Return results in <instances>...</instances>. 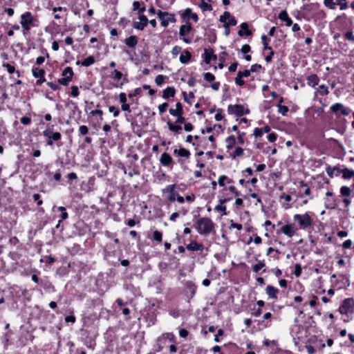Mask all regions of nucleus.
Instances as JSON below:
<instances>
[{
  "label": "nucleus",
  "instance_id": "6e6d98bb",
  "mask_svg": "<svg viewBox=\"0 0 354 354\" xmlns=\"http://www.w3.org/2000/svg\"><path fill=\"white\" fill-rule=\"evenodd\" d=\"M236 24H237V21H236V19L234 17H231L229 19L228 21H227V22H226L225 24H225V25H227V26H236Z\"/></svg>",
  "mask_w": 354,
  "mask_h": 354
},
{
  "label": "nucleus",
  "instance_id": "58836bf2",
  "mask_svg": "<svg viewBox=\"0 0 354 354\" xmlns=\"http://www.w3.org/2000/svg\"><path fill=\"white\" fill-rule=\"evenodd\" d=\"M324 4L330 10H334L336 8L333 0H324Z\"/></svg>",
  "mask_w": 354,
  "mask_h": 354
},
{
  "label": "nucleus",
  "instance_id": "9d476101",
  "mask_svg": "<svg viewBox=\"0 0 354 354\" xmlns=\"http://www.w3.org/2000/svg\"><path fill=\"white\" fill-rule=\"evenodd\" d=\"M139 19L140 21L134 22L133 27L136 29L142 30L147 26L149 21L147 17L144 15H140L139 16Z\"/></svg>",
  "mask_w": 354,
  "mask_h": 354
},
{
  "label": "nucleus",
  "instance_id": "dca6fc26",
  "mask_svg": "<svg viewBox=\"0 0 354 354\" xmlns=\"http://www.w3.org/2000/svg\"><path fill=\"white\" fill-rule=\"evenodd\" d=\"M266 292L270 298L277 299L279 290L272 286L268 285L266 287Z\"/></svg>",
  "mask_w": 354,
  "mask_h": 354
},
{
  "label": "nucleus",
  "instance_id": "13d9d810",
  "mask_svg": "<svg viewBox=\"0 0 354 354\" xmlns=\"http://www.w3.org/2000/svg\"><path fill=\"white\" fill-rule=\"evenodd\" d=\"M294 274L296 277H299L301 274V267L300 264L297 263L295 266V272Z\"/></svg>",
  "mask_w": 354,
  "mask_h": 354
},
{
  "label": "nucleus",
  "instance_id": "5fc2aeb1",
  "mask_svg": "<svg viewBox=\"0 0 354 354\" xmlns=\"http://www.w3.org/2000/svg\"><path fill=\"white\" fill-rule=\"evenodd\" d=\"M169 104L167 102H164L158 106V110L160 113H163L166 111Z\"/></svg>",
  "mask_w": 354,
  "mask_h": 354
},
{
  "label": "nucleus",
  "instance_id": "a211bd4d",
  "mask_svg": "<svg viewBox=\"0 0 354 354\" xmlns=\"http://www.w3.org/2000/svg\"><path fill=\"white\" fill-rule=\"evenodd\" d=\"M279 19L282 21L286 22L287 26H290L292 24V19L288 17V15L286 10L281 11L279 15Z\"/></svg>",
  "mask_w": 354,
  "mask_h": 354
},
{
  "label": "nucleus",
  "instance_id": "393cba45",
  "mask_svg": "<svg viewBox=\"0 0 354 354\" xmlns=\"http://www.w3.org/2000/svg\"><path fill=\"white\" fill-rule=\"evenodd\" d=\"M95 60L93 56L90 55L82 62L77 61V64H81L83 66H89L95 63Z\"/></svg>",
  "mask_w": 354,
  "mask_h": 354
},
{
  "label": "nucleus",
  "instance_id": "69168bd1",
  "mask_svg": "<svg viewBox=\"0 0 354 354\" xmlns=\"http://www.w3.org/2000/svg\"><path fill=\"white\" fill-rule=\"evenodd\" d=\"M21 122L24 125H28L31 122V119L29 117L24 116L21 118Z\"/></svg>",
  "mask_w": 354,
  "mask_h": 354
},
{
  "label": "nucleus",
  "instance_id": "603ef678",
  "mask_svg": "<svg viewBox=\"0 0 354 354\" xmlns=\"http://www.w3.org/2000/svg\"><path fill=\"white\" fill-rule=\"evenodd\" d=\"M79 132L81 136H85L88 133V129L86 125H81L79 127Z\"/></svg>",
  "mask_w": 354,
  "mask_h": 354
},
{
  "label": "nucleus",
  "instance_id": "8fccbe9b",
  "mask_svg": "<svg viewBox=\"0 0 354 354\" xmlns=\"http://www.w3.org/2000/svg\"><path fill=\"white\" fill-rule=\"evenodd\" d=\"M204 79L208 82H212L215 80V77L211 73L207 72L204 74Z\"/></svg>",
  "mask_w": 354,
  "mask_h": 354
},
{
  "label": "nucleus",
  "instance_id": "4c0bfd02",
  "mask_svg": "<svg viewBox=\"0 0 354 354\" xmlns=\"http://www.w3.org/2000/svg\"><path fill=\"white\" fill-rule=\"evenodd\" d=\"M2 66H3V68H5L7 70V71L10 74H12V73H14L15 72V66L10 65L8 63H3Z\"/></svg>",
  "mask_w": 354,
  "mask_h": 354
},
{
  "label": "nucleus",
  "instance_id": "2f4dec72",
  "mask_svg": "<svg viewBox=\"0 0 354 354\" xmlns=\"http://www.w3.org/2000/svg\"><path fill=\"white\" fill-rule=\"evenodd\" d=\"M62 76L72 78L73 76V71L72 68L70 66L66 67L62 71Z\"/></svg>",
  "mask_w": 354,
  "mask_h": 354
},
{
  "label": "nucleus",
  "instance_id": "aec40b11",
  "mask_svg": "<svg viewBox=\"0 0 354 354\" xmlns=\"http://www.w3.org/2000/svg\"><path fill=\"white\" fill-rule=\"evenodd\" d=\"M205 62L207 64H209L211 60H215L216 59V56L213 53V50L212 49H205Z\"/></svg>",
  "mask_w": 354,
  "mask_h": 354
},
{
  "label": "nucleus",
  "instance_id": "f3484780",
  "mask_svg": "<svg viewBox=\"0 0 354 354\" xmlns=\"http://www.w3.org/2000/svg\"><path fill=\"white\" fill-rule=\"evenodd\" d=\"M307 84L308 85L315 87L318 85L319 82V78L316 74H313L307 77Z\"/></svg>",
  "mask_w": 354,
  "mask_h": 354
},
{
  "label": "nucleus",
  "instance_id": "2eb2a0df",
  "mask_svg": "<svg viewBox=\"0 0 354 354\" xmlns=\"http://www.w3.org/2000/svg\"><path fill=\"white\" fill-rule=\"evenodd\" d=\"M186 248L189 251H203L204 247L201 243L192 241L186 246Z\"/></svg>",
  "mask_w": 354,
  "mask_h": 354
},
{
  "label": "nucleus",
  "instance_id": "e2e57ef3",
  "mask_svg": "<svg viewBox=\"0 0 354 354\" xmlns=\"http://www.w3.org/2000/svg\"><path fill=\"white\" fill-rule=\"evenodd\" d=\"M251 50V48L248 44H244L241 49V51L243 54H247Z\"/></svg>",
  "mask_w": 354,
  "mask_h": 354
},
{
  "label": "nucleus",
  "instance_id": "7c9ffc66",
  "mask_svg": "<svg viewBox=\"0 0 354 354\" xmlns=\"http://www.w3.org/2000/svg\"><path fill=\"white\" fill-rule=\"evenodd\" d=\"M266 266L263 261H259V262L252 266L253 272L257 273L261 269L264 268Z\"/></svg>",
  "mask_w": 354,
  "mask_h": 354
},
{
  "label": "nucleus",
  "instance_id": "f257e3e1",
  "mask_svg": "<svg viewBox=\"0 0 354 354\" xmlns=\"http://www.w3.org/2000/svg\"><path fill=\"white\" fill-rule=\"evenodd\" d=\"M194 227L198 234L207 236L214 230L215 224L208 217H202L196 221Z\"/></svg>",
  "mask_w": 354,
  "mask_h": 354
},
{
  "label": "nucleus",
  "instance_id": "09e8293b",
  "mask_svg": "<svg viewBox=\"0 0 354 354\" xmlns=\"http://www.w3.org/2000/svg\"><path fill=\"white\" fill-rule=\"evenodd\" d=\"M200 7L203 10H212V7L210 4L205 2L204 1H202V2L200 3Z\"/></svg>",
  "mask_w": 354,
  "mask_h": 354
},
{
  "label": "nucleus",
  "instance_id": "c756f323",
  "mask_svg": "<svg viewBox=\"0 0 354 354\" xmlns=\"http://www.w3.org/2000/svg\"><path fill=\"white\" fill-rule=\"evenodd\" d=\"M243 154V149L241 147H236L234 151L230 154V157L234 159L236 157L242 156Z\"/></svg>",
  "mask_w": 354,
  "mask_h": 354
},
{
  "label": "nucleus",
  "instance_id": "37998d69",
  "mask_svg": "<svg viewBox=\"0 0 354 354\" xmlns=\"http://www.w3.org/2000/svg\"><path fill=\"white\" fill-rule=\"evenodd\" d=\"M241 30H245V35L246 36H250L252 35V32L248 30V25L247 23L244 22V23H242L240 26Z\"/></svg>",
  "mask_w": 354,
  "mask_h": 354
},
{
  "label": "nucleus",
  "instance_id": "ea45409f",
  "mask_svg": "<svg viewBox=\"0 0 354 354\" xmlns=\"http://www.w3.org/2000/svg\"><path fill=\"white\" fill-rule=\"evenodd\" d=\"M162 232H160L158 230L154 231L153 233V239L159 243H160L162 241Z\"/></svg>",
  "mask_w": 354,
  "mask_h": 354
},
{
  "label": "nucleus",
  "instance_id": "de8ad7c7",
  "mask_svg": "<svg viewBox=\"0 0 354 354\" xmlns=\"http://www.w3.org/2000/svg\"><path fill=\"white\" fill-rule=\"evenodd\" d=\"M165 77L162 75H158L156 77L155 82L158 86H161L165 80Z\"/></svg>",
  "mask_w": 354,
  "mask_h": 354
},
{
  "label": "nucleus",
  "instance_id": "72a5a7b5",
  "mask_svg": "<svg viewBox=\"0 0 354 354\" xmlns=\"http://www.w3.org/2000/svg\"><path fill=\"white\" fill-rule=\"evenodd\" d=\"M110 77L115 80H119L122 77V73L115 69L111 74Z\"/></svg>",
  "mask_w": 354,
  "mask_h": 354
},
{
  "label": "nucleus",
  "instance_id": "c85d7f7f",
  "mask_svg": "<svg viewBox=\"0 0 354 354\" xmlns=\"http://www.w3.org/2000/svg\"><path fill=\"white\" fill-rule=\"evenodd\" d=\"M168 129L169 131L176 132V133H180L182 130V127L177 124H174L171 122H167Z\"/></svg>",
  "mask_w": 354,
  "mask_h": 354
},
{
  "label": "nucleus",
  "instance_id": "6e6552de",
  "mask_svg": "<svg viewBox=\"0 0 354 354\" xmlns=\"http://www.w3.org/2000/svg\"><path fill=\"white\" fill-rule=\"evenodd\" d=\"M330 110L337 116H339L340 115H348L351 112V110L348 108L345 107L342 103H335L333 104L330 106Z\"/></svg>",
  "mask_w": 354,
  "mask_h": 354
},
{
  "label": "nucleus",
  "instance_id": "0e129e2a",
  "mask_svg": "<svg viewBox=\"0 0 354 354\" xmlns=\"http://www.w3.org/2000/svg\"><path fill=\"white\" fill-rule=\"evenodd\" d=\"M223 118V115L222 114V109H219L217 110V113L215 115V120L216 121H221Z\"/></svg>",
  "mask_w": 354,
  "mask_h": 354
},
{
  "label": "nucleus",
  "instance_id": "bb28decb",
  "mask_svg": "<svg viewBox=\"0 0 354 354\" xmlns=\"http://www.w3.org/2000/svg\"><path fill=\"white\" fill-rule=\"evenodd\" d=\"M225 142L227 143V145H226L227 149H231L234 147V146L236 143V138L234 136H230L226 138Z\"/></svg>",
  "mask_w": 354,
  "mask_h": 354
},
{
  "label": "nucleus",
  "instance_id": "c03bdc74",
  "mask_svg": "<svg viewBox=\"0 0 354 354\" xmlns=\"http://www.w3.org/2000/svg\"><path fill=\"white\" fill-rule=\"evenodd\" d=\"M319 93L321 95L324 96L327 95L329 92L327 86H326L325 85H321L319 87Z\"/></svg>",
  "mask_w": 354,
  "mask_h": 354
},
{
  "label": "nucleus",
  "instance_id": "473e14b6",
  "mask_svg": "<svg viewBox=\"0 0 354 354\" xmlns=\"http://www.w3.org/2000/svg\"><path fill=\"white\" fill-rule=\"evenodd\" d=\"M351 193V189L347 186H342L340 189V194L342 196H349Z\"/></svg>",
  "mask_w": 354,
  "mask_h": 354
},
{
  "label": "nucleus",
  "instance_id": "1a4fd4ad",
  "mask_svg": "<svg viewBox=\"0 0 354 354\" xmlns=\"http://www.w3.org/2000/svg\"><path fill=\"white\" fill-rule=\"evenodd\" d=\"M192 26L189 21H187L185 25H182L180 27L179 35L180 37L186 44H189L192 41V39L186 37V35L192 30Z\"/></svg>",
  "mask_w": 354,
  "mask_h": 354
},
{
  "label": "nucleus",
  "instance_id": "412c9836",
  "mask_svg": "<svg viewBox=\"0 0 354 354\" xmlns=\"http://www.w3.org/2000/svg\"><path fill=\"white\" fill-rule=\"evenodd\" d=\"M169 112L173 116L178 115H183L182 104L180 102H177L176 104L175 109H170Z\"/></svg>",
  "mask_w": 354,
  "mask_h": 354
},
{
  "label": "nucleus",
  "instance_id": "6ab92c4d",
  "mask_svg": "<svg viewBox=\"0 0 354 354\" xmlns=\"http://www.w3.org/2000/svg\"><path fill=\"white\" fill-rule=\"evenodd\" d=\"M281 230L283 234L287 235L288 237H292L295 233V230L294 229L292 225H283L281 228Z\"/></svg>",
  "mask_w": 354,
  "mask_h": 354
},
{
  "label": "nucleus",
  "instance_id": "0eeeda50",
  "mask_svg": "<svg viewBox=\"0 0 354 354\" xmlns=\"http://www.w3.org/2000/svg\"><path fill=\"white\" fill-rule=\"evenodd\" d=\"M227 112L229 114H234L236 116L241 117L248 114L250 111L248 109H245L241 104H230L227 107Z\"/></svg>",
  "mask_w": 354,
  "mask_h": 354
},
{
  "label": "nucleus",
  "instance_id": "e433bc0d",
  "mask_svg": "<svg viewBox=\"0 0 354 354\" xmlns=\"http://www.w3.org/2000/svg\"><path fill=\"white\" fill-rule=\"evenodd\" d=\"M231 17V14L229 12L225 11L223 15L220 17L219 21L225 24L227 20H229Z\"/></svg>",
  "mask_w": 354,
  "mask_h": 354
},
{
  "label": "nucleus",
  "instance_id": "338daca9",
  "mask_svg": "<svg viewBox=\"0 0 354 354\" xmlns=\"http://www.w3.org/2000/svg\"><path fill=\"white\" fill-rule=\"evenodd\" d=\"M71 90H72V91H71V95H72L73 97H77V96H78V95H79V93H79V91H78V88H77V86H73L71 87Z\"/></svg>",
  "mask_w": 354,
  "mask_h": 354
},
{
  "label": "nucleus",
  "instance_id": "a878e982",
  "mask_svg": "<svg viewBox=\"0 0 354 354\" xmlns=\"http://www.w3.org/2000/svg\"><path fill=\"white\" fill-rule=\"evenodd\" d=\"M192 58V54L188 50H185L183 54L180 56V62L183 64H187Z\"/></svg>",
  "mask_w": 354,
  "mask_h": 354
},
{
  "label": "nucleus",
  "instance_id": "39448f33",
  "mask_svg": "<svg viewBox=\"0 0 354 354\" xmlns=\"http://www.w3.org/2000/svg\"><path fill=\"white\" fill-rule=\"evenodd\" d=\"M157 15L158 19L160 20V25L162 27H167L169 23L176 22V18L174 14H170L167 12H162L158 10Z\"/></svg>",
  "mask_w": 354,
  "mask_h": 354
},
{
  "label": "nucleus",
  "instance_id": "7ed1b4c3",
  "mask_svg": "<svg viewBox=\"0 0 354 354\" xmlns=\"http://www.w3.org/2000/svg\"><path fill=\"white\" fill-rule=\"evenodd\" d=\"M333 171H337V173L335 174L336 176L342 174V177L344 179H351L354 177V170L351 169L344 168L341 169L337 167H332L330 165H328L326 168V172L330 178L333 177Z\"/></svg>",
  "mask_w": 354,
  "mask_h": 354
},
{
  "label": "nucleus",
  "instance_id": "774afa93",
  "mask_svg": "<svg viewBox=\"0 0 354 354\" xmlns=\"http://www.w3.org/2000/svg\"><path fill=\"white\" fill-rule=\"evenodd\" d=\"M353 244V242L351 239H348V240H346L343 244H342V247L344 248V249H348L351 247Z\"/></svg>",
  "mask_w": 354,
  "mask_h": 354
},
{
  "label": "nucleus",
  "instance_id": "5701e85b",
  "mask_svg": "<svg viewBox=\"0 0 354 354\" xmlns=\"http://www.w3.org/2000/svg\"><path fill=\"white\" fill-rule=\"evenodd\" d=\"M124 43L130 48H134L138 44V37L135 35L130 36L125 39Z\"/></svg>",
  "mask_w": 354,
  "mask_h": 354
},
{
  "label": "nucleus",
  "instance_id": "052dcab7",
  "mask_svg": "<svg viewBox=\"0 0 354 354\" xmlns=\"http://www.w3.org/2000/svg\"><path fill=\"white\" fill-rule=\"evenodd\" d=\"M227 179H228V178L226 176H225V175L221 176L218 180V185L221 187H223L225 185V180H226Z\"/></svg>",
  "mask_w": 354,
  "mask_h": 354
},
{
  "label": "nucleus",
  "instance_id": "a18cd8bd",
  "mask_svg": "<svg viewBox=\"0 0 354 354\" xmlns=\"http://www.w3.org/2000/svg\"><path fill=\"white\" fill-rule=\"evenodd\" d=\"M215 210H216L218 212H221L223 216L227 215L226 207L225 205H223V204L220 203L219 205H217L215 207Z\"/></svg>",
  "mask_w": 354,
  "mask_h": 354
},
{
  "label": "nucleus",
  "instance_id": "9b49d317",
  "mask_svg": "<svg viewBox=\"0 0 354 354\" xmlns=\"http://www.w3.org/2000/svg\"><path fill=\"white\" fill-rule=\"evenodd\" d=\"M160 162L163 165V166H165V167H168L169 168H172V162H173V159L171 158V156L168 153H163L161 156H160Z\"/></svg>",
  "mask_w": 354,
  "mask_h": 354
},
{
  "label": "nucleus",
  "instance_id": "4d7b16f0",
  "mask_svg": "<svg viewBox=\"0 0 354 354\" xmlns=\"http://www.w3.org/2000/svg\"><path fill=\"white\" fill-rule=\"evenodd\" d=\"M109 111L111 113H113L114 117H118L120 113L119 109L115 108L114 106H111L109 108Z\"/></svg>",
  "mask_w": 354,
  "mask_h": 354
},
{
  "label": "nucleus",
  "instance_id": "680f3d73",
  "mask_svg": "<svg viewBox=\"0 0 354 354\" xmlns=\"http://www.w3.org/2000/svg\"><path fill=\"white\" fill-rule=\"evenodd\" d=\"M90 114L92 115L93 116L94 115H99L100 117V120H102L103 118H102V115H103V112L102 110H93V111H91L90 112Z\"/></svg>",
  "mask_w": 354,
  "mask_h": 354
},
{
  "label": "nucleus",
  "instance_id": "864d4df0",
  "mask_svg": "<svg viewBox=\"0 0 354 354\" xmlns=\"http://www.w3.org/2000/svg\"><path fill=\"white\" fill-rule=\"evenodd\" d=\"M229 228L231 230L232 228H236L238 230H241L242 229V225L239 223H234L232 220L230 221V225Z\"/></svg>",
  "mask_w": 354,
  "mask_h": 354
},
{
  "label": "nucleus",
  "instance_id": "423d86ee",
  "mask_svg": "<svg viewBox=\"0 0 354 354\" xmlns=\"http://www.w3.org/2000/svg\"><path fill=\"white\" fill-rule=\"evenodd\" d=\"M354 310V299L353 298L345 299L339 306L341 314L348 315Z\"/></svg>",
  "mask_w": 354,
  "mask_h": 354
},
{
  "label": "nucleus",
  "instance_id": "cd10ccee",
  "mask_svg": "<svg viewBox=\"0 0 354 354\" xmlns=\"http://www.w3.org/2000/svg\"><path fill=\"white\" fill-rule=\"evenodd\" d=\"M32 72V75L36 78L42 77V76H44L45 75V71L43 69L39 68L33 67Z\"/></svg>",
  "mask_w": 354,
  "mask_h": 354
},
{
  "label": "nucleus",
  "instance_id": "b1692460",
  "mask_svg": "<svg viewBox=\"0 0 354 354\" xmlns=\"http://www.w3.org/2000/svg\"><path fill=\"white\" fill-rule=\"evenodd\" d=\"M176 93V89L174 87L168 86L162 92V97L164 99H168L170 97H174Z\"/></svg>",
  "mask_w": 354,
  "mask_h": 354
},
{
  "label": "nucleus",
  "instance_id": "4be33fe9",
  "mask_svg": "<svg viewBox=\"0 0 354 354\" xmlns=\"http://www.w3.org/2000/svg\"><path fill=\"white\" fill-rule=\"evenodd\" d=\"M174 153L176 154L177 156L180 157H183L187 159H188L190 156V152L189 150L185 149V148H180L179 149H174Z\"/></svg>",
  "mask_w": 354,
  "mask_h": 354
},
{
  "label": "nucleus",
  "instance_id": "c9c22d12",
  "mask_svg": "<svg viewBox=\"0 0 354 354\" xmlns=\"http://www.w3.org/2000/svg\"><path fill=\"white\" fill-rule=\"evenodd\" d=\"M278 112L280 113L283 115H286L288 112V107L287 106H283L281 104H277Z\"/></svg>",
  "mask_w": 354,
  "mask_h": 354
},
{
  "label": "nucleus",
  "instance_id": "79ce46f5",
  "mask_svg": "<svg viewBox=\"0 0 354 354\" xmlns=\"http://www.w3.org/2000/svg\"><path fill=\"white\" fill-rule=\"evenodd\" d=\"M243 77L241 75V73L238 72L237 75L235 78V83L239 86H243L245 84V82L242 80Z\"/></svg>",
  "mask_w": 354,
  "mask_h": 354
},
{
  "label": "nucleus",
  "instance_id": "f8f14e48",
  "mask_svg": "<svg viewBox=\"0 0 354 354\" xmlns=\"http://www.w3.org/2000/svg\"><path fill=\"white\" fill-rule=\"evenodd\" d=\"M182 18L185 20L187 19L189 21V19H192L195 22L198 21V17L197 14L193 13L191 8H186L183 13L181 15Z\"/></svg>",
  "mask_w": 354,
  "mask_h": 354
},
{
  "label": "nucleus",
  "instance_id": "3c124183",
  "mask_svg": "<svg viewBox=\"0 0 354 354\" xmlns=\"http://www.w3.org/2000/svg\"><path fill=\"white\" fill-rule=\"evenodd\" d=\"M299 184H300V187H306V189L304 190V194L305 196H309L310 194V187L304 181H301L299 183Z\"/></svg>",
  "mask_w": 354,
  "mask_h": 354
},
{
  "label": "nucleus",
  "instance_id": "49530a36",
  "mask_svg": "<svg viewBox=\"0 0 354 354\" xmlns=\"http://www.w3.org/2000/svg\"><path fill=\"white\" fill-rule=\"evenodd\" d=\"M57 209L62 212L61 218L62 220H66L68 217V213L66 212V208L64 207H59Z\"/></svg>",
  "mask_w": 354,
  "mask_h": 354
},
{
  "label": "nucleus",
  "instance_id": "f704fd0d",
  "mask_svg": "<svg viewBox=\"0 0 354 354\" xmlns=\"http://www.w3.org/2000/svg\"><path fill=\"white\" fill-rule=\"evenodd\" d=\"M261 40L263 44V48L265 50H271L272 48L268 46L269 39L268 38V37L265 35H263L261 36Z\"/></svg>",
  "mask_w": 354,
  "mask_h": 354
},
{
  "label": "nucleus",
  "instance_id": "4468645a",
  "mask_svg": "<svg viewBox=\"0 0 354 354\" xmlns=\"http://www.w3.org/2000/svg\"><path fill=\"white\" fill-rule=\"evenodd\" d=\"M185 290L186 294H189V297L192 298L196 294V286L192 281H187L185 283Z\"/></svg>",
  "mask_w": 354,
  "mask_h": 354
},
{
  "label": "nucleus",
  "instance_id": "bf43d9fd",
  "mask_svg": "<svg viewBox=\"0 0 354 354\" xmlns=\"http://www.w3.org/2000/svg\"><path fill=\"white\" fill-rule=\"evenodd\" d=\"M182 50V48L178 46H175L171 50V53L174 56L178 55Z\"/></svg>",
  "mask_w": 354,
  "mask_h": 354
},
{
  "label": "nucleus",
  "instance_id": "f03ea898",
  "mask_svg": "<svg viewBox=\"0 0 354 354\" xmlns=\"http://www.w3.org/2000/svg\"><path fill=\"white\" fill-rule=\"evenodd\" d=\"M20 18V24L24 32H28L31 28L38 26L39 21L37 17L33 16L29 11L23 13Z\"/></svg>",
  "mask_w": 354,
  "mask_h": 354
},
{
  "label": "nucleus",
  "instance_id": "ddd939ff",
  "mask_svg": "<svg viewBox=\"0 0 354 354\" xmlns=\"http://www.w3.org/2000/svg\"><path fill=\"white\" fill-rule=\"evenodd\" d=\"M43 136L48 139L53 140V141H58L61 139L62 135L59 132L50 131L49 130H44Z\"/></svg>",
  "mask_w": 354,
  "mask_h": 354
},
{
  "label": "nucleus",
  "instance_id": "20e7f679",
  "mask_svg": "<svg viewBox=\"0 0 354 354\" xmlns=\"http://www.w3.org/2000/svg\"><path fill=\"white\" fill-rule=\"evenodd\" d=\"M293 218L303 229H306L313 224L312 218L307 212L304 214H295Z\"/></svg>",
  "mask_w": 354,
  "mask_h": 354
},
{
  "label": "nucleus",
  "instance_id": "a19ab883",
  "mask_svg": "<svg viewBox=\"0 0 354 354\" xmlns=\"http://www.w3.org/2000/svg\"><path fill=\"white\" fill-rule=\"evenodd\" d=\"M72 80V78L68 77H64L58 80V82L64 86H67L68 83Z\"/></svg>",
  "mask_w": 354,
  "mask_h": 354
}]
</instances>
